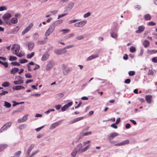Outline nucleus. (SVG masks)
<instances>
[{"mask_svg": "<svg viewBox=\"0 0 157 157\" xmlns=\"http://www.w3.org/2000/svg\"><path fill=\"white\" fill-rule=\"evenodd\" d=\"M149 42L148 40H145L143 42V44L144 47L147 48L149 45Z\"/></svg>", "mask_w": 157, "mask_h": 157, "instance_id": "nucleus-26", "label": "nucleus"}, {"mask_svg": "<svg viewBox=\"0 0 157 157\" xmlns=\"http://www.w3.org/2000/svg\"><path fill=\"white\" fill-rule=\"evenodd\" d=\"M119 134L116 132H112L108 136L109 139H112L115 137L119 136Z\"/></svg>", "mask_w": 157, "mask_h": 157, "instance_id": "nucleus-14", "label": "nucleus"}, {"mask_svg": "<svg viewBox=\"0 0 157 157\" xmlns=\"http://www.w3.org/2000/svg\"><path fill=\"white\" fill-rule=\"evenodd\" d=\"M28 61L25 59H22L20 60L19 61L21 63H24L27 62Z\"/></svg>", "mask_w": 157, "mask_h": 157, "instance_id": "nucleus-51", "label": "nucleus"}, {"mask_svg": "<svg viewBox=\"0 0 157 157\" xmlns=\"http://www.w3.org/2000/svg\"><path fill=\"white\" fill-rule=\"evenodd\" d=\"M49 55L48 53L46 52L43 54V56L41 58V60L42 61H45L47 60L49 57Z\"/></svg>", "mask_w": 157, "mask_h": 157, "instance_id": "nucleus-16", "label": "nucleus"}, {"mask_svg": "<svg viewBox=\"0 0 157 157\" xmlns=\"http://www.w3.org/2000/svg\"><path fill=\"white\" fill-rule=\"evenodd\" d=\"M24 89H25V87L21 86H17L13 87V90H19Z\"/></svg>", "mask_w": 157, "mask_h": 157, "instance_id": "nucleus-22", "label": "nucleus"}, {"mask_svg": "<svg viewBox=\"0 0 157 157\" xmlns=\"http://www.w3.org/2000/svg\"><path fill=\"white\" fill-rule=\"evenodd\" d=\"M74 4V2H72L68 4L65 7V10L66 11H70L73 8Z\"/></svg>", "mask_w": 157, "mask_h": 157, "instance_id": "nucleus-12", "label": "nucleus"}, {"mask_svg": "<svg viewBox=\"0 0 157 157\" xmlns=\"http://www.w3.org/2000/svg\"><path fill=\"white\" fill-rule=\"evenodd\" d=\"M62 70L63 74L65 75H67L71 71L70 68L67 66H63Z\"/></svg>", "mask_w": 157, "mask_h": 157, "instance_id": "nucleus-7", "label": "nucleus"}, {"mask_svg": "<svg viewBox=\"0 0 157 157\" xmlns=\"http://www.w3.org/2000/svg\"><path fill=\"white\" fill-rule=\"evenodd\" d=\"M156 24L153 21H150L147 23V25L149 26L155 25Z\"/></svg>", "mask_w": 157, "mask_h": 157, "instance_id": "nucleus-54", "label": "nucleus"}, {"mask_svg": "<svg viewBox=\"0 0 157 157\" xmlns=\"http://www.w3.org/2000/svg\"><path fill=\"white\" fill-rule=\"evenodd\" d=\"M152 61L153 62L155 63L157 62V57H155L152 58Z\"/></svg>", "mask_w": 157, "mask_h": 157, "instance_id": "nucleus-60", "label": "nucleus"}, {"mask_svg": "<svg viewBox=\"0 0 157 157\" xmlns=\"http://www.w3.org/2000/svg\"><path fill=\"white\" fill-rule=\"evenodd\" d=\"M0 64H1L3 65L6 68L8 66V63L6 62H3L1 61H0Z\"/></svg>", "mask_w": 157, "mask_h": 157, "instance_id": "nucleus-40", "label": "nucleus"}, {"mask_svg": "<svg viewBox=\"0 0 157 157\" xmlns=\"http://www.w3.org/2000/svg\"><path fill=\"white\" fill-rule=\"evenodd\" d=\"M84 38L83 35H78L76 37V38L77 40H81L82 39Z\"/></svg>", "mask_w": 157, "mask_h": 157, "instance_id": "nucleus-43", "label": "nucleus"}, {"mask_svg": "<svg viewBox=\"0 0 157 157\" xmlns=\"http://www.w3.org/2000/svg\"><path fill=\"white\" fill-rule=\"evenodd\" d=\"M55 28V23H54L51 24L45 33V36H49L53 31Z\"/></svg>", "mask_w": 157, "mask_h": 157, "instance_id": "nucleus-4", "label": "nucleus"}, {"mask_svg": "<svg viewBox=\"0 0 157 157\" xmlns=\"http://www.w3.org/2000/svg\"><path fill=\"white\" fill-rule=\"evenodd\" d=\"M23 109V108H21L20 109H18L17 110L13 112L12 114H13L16 113L21 112Z\"/></svg>", "mask_w": 157, "mask_h": 157, "instance_id": "nucleus-47", "label": "nucleus"}, {"mask_svg": "<svg viewBox=\"0 0 157 157\" xmlns=\"http://www.w3.org/2000/svg\"><path fill=\"white\" fill-rule=\"evenodd\" d=\"M131 81V80L130 79H126L124 81V82L126 84H129L130 83Z\"/></svg>", "mask_w": 157, "mask_h": 157, "instance_id": "nucleus-64", "label": "nucleus"}, {"mask_svg": "<svg viewBox=\"0 0 157 157\" xmlns=\"http://www.w3.org/2000/svg\"><path fill=\"white\" fill-rule=\"evenodd\" d=\"M73 45H69L67 46H66L63 49H64V50H65L66 49H68L70 48H71L72 47H74Z\"/></svg>", "mask_w": 157, "mask_h": 157, "instance_id": "nucleus-58", "label": "nucleus"}, {"mask_svg": "<svg viewBox=\"0 0 157 157\" xmlns=\"http://www.w3.org/2000/svg\"><path fill=\"white\" fill-rule=\"evenodd\" d=\"M111 36L114 39H117L118 37V35L114 32H112L111 33Z\"/></svg>", "mask_w": 157, "mask_h": 157, "instance_id": "nucleus-32", "label": "nucleus"}, {"mask_svg": "<svg viewBox=\"0 0 157 157\" xmlns=\"http://www.w3.org/2000/svg\"><path fill=\"white\" fill-rule=\"evenodd\" d=\"M33 24L31 23L22 32V35H24L27 33L33 27Z\"/></svg>", "mask_w": 157, "mask_h": 157, "instance_id": "nucleus-9", "label": "nucleus"}, {"mask_svg": "<svg viewBox=\"0 0 157 157\" xmlns=\"http://www.w3.org/2000/svg\"><path fill=\"white\" fill-rule=\"evenodd\" d=\"M28 49L30 51H31L34 47V43L32 41H30L28 43Z\"/></svg>", "mask_w": 157, "mask_h": 157, "instance_id": "nucleus-17", "label": "nucleus"}, {"mask_svg": "<svg viewBox=\"0 0 157 157\" xmlns=\"http://www.w3.org/2000/svg\"><path fill=\"white\" fill-rule=\"evenodd\" d=\"M44 127V125L43 126L41 127H39V128H37L35 129V130L37 132L39 131H40V130H41Z\"/></svg>", "mask_w": 157, "mask_h": 157, "instance_id": "nucleus-61", "label": "nucleus"}, {"mask_svg": "<svg viewBox=\"0 0 157 157\" xmlns=\"http://www.w3.org/2000/svg\"><path fill=\"white\" fill-rule=\"evenodd\" d=\"M144 27L143 26H140L138 27V29L136 31V33H141L144 31Z\"/></svg>", "mask_w": 157, "mask_h": 157, "instance_id": "nucleus-19", "label": "nucleus"}, {"mask_svg": "<svg viewBox=\"0 0 157 157\" xmlns=\"http://www.w3.org/2000/svg\"><path fill=\"white\" fill-rule=\"evenodd\" d=\"M32 150H31L29 148L27 152H26V155H27V156H28L29 154H30L31 151Z\"/></svg>", "mask_w": 157, "mask_h": 157, "instance_id": "nucleus-63", "label": "nucleus"}, {"mask_svg": "<svg viewBox=\"0 0 157 157\" xmlns=\"http://www.w3.org/2000/svg\"><path fill=\"white\" fill-rule=\"evenodd\" d=\"M90 142H91L90 140H88V141H83L82 142V144H81L82 146V147H83V146H85V147H86V146H87L88 145L90 144L89 143Z\"/></svg>", "mask_w": 157, "mask_h": 157, "instance_id": "nucleus-25", "label": "nucleus"}, {"mask_svg": "<svg viewBox=\"0 0 157 157\" xmlns=\"http://www.w3.org/2000/svg\"><path fill=\"white\" fill-rule=\"evenodd\" d=\"M58 12V11L57 10H55L50 11L49 13L51 15H52L57 13Z\"/></svg>", "mask_w": 157, "mask_h": 157, "instance_id": "nucleus-45", "label": "nucleus"}, {"mask_svg": "<svg viewBox=\"0 0 157 157\" xmlns=\"http://www.w3.org/2000/svg\"><path fill=\"white\" fill-rule=\"evenodd\" d=\"M67 51L64 50V49H60L56 50L54 51V52L57 55H61L66 52Z\"/></svg>", "mask_w": 157, "mask_h": 157, "instance_id": "nucleus-13", "label": "nucleus"}, {"mask_svg": "<svg viewBox=\"0 0 157 157\" xmlns=\"http://www.w3.org/2000/svg\"><path fill=\"white\" fill-rule=\"evenodd\" d=\"M61 107V105H56L55 106V108L57 110H59L60 109Z\"/></svg>", "mask_w": 157, "mask_h": 157, "instance_id": "nucleus-59", "label": "nucleus"}, {"mask_svg": "<svg viewBox=\"0 0 157 157\" xmlns=\"http://www.w3.org/2000/svg\"><path fill=\"white\" fill-rule=\"evenodd\" d=\"M21 151H19L16 152L14 154V155L13 156V157H19L20 155L21 154Z\"/></svg>", "mask_w": 157, "mask_h": 157, "instance_id": "nucleus-35", "label": "nucleus"}, {"mask_svg": "<svg viewBox=\"0 0 157 157\" xmlns=\"http://www.w3.org/2000/svg\"><path fill=\"white\" fill-rule=\"evenodd\" d=\"M72 104L73 102H71L65 104L61 108L62 111L63 112L65 111L69 107L72 105Z\"/></svg>", "mask_w": 157, "mask_h": 157, "instance_id": "nucleus-11", "label": "nucleus"}, {"mask_svg": "<svg viewBox=\"0 0 157 157\" xmlns=\"http://www.w3.org/2000/svg\"><path fill=\"white\" fill-rule=\"evenodd\" d=\"M18 20L17 18L16 17H13L11 19V22L12 23L14 24L17 23V22Z\"/></svg>", "mask_w": 157, "mask_h": 157, "instance_id": "nucleus-31", "label": "nucleus"}, {"mask_svg": "<svg viewBox=\"0 0 157 157\" xmlns=\"http://www.w3.org/2000/svg\"><path fill=\"white\" fill-rule=\"evenodd\" d=\"M83 117H80L75 118L76 122L80 121L83 119Z\"/></svg>", "mask_w": 157, "mask_h": 157, "instance_id": "nucleus-53", "label": "nucleus"}, {"mask_svg": "<svg viewBox=\"0 0 157 157\" xmlns=\"http://www.w3.org/2000/svg\"><path fill=\"white\" fill-rule=\"evenodd\" d=\"M20 48L19 45L16 44H13L11 48L12 53L19 57H21L24 56L25 55L24 52H20L19 53Z\"/></svg>", "mask_w": 157, "mask_h": 157, "instance_id": "nucleus-2", "label": "nucleus"}, {"mask_svg": "<svg viewBox=\"0 0 157 157\" xmlns=\"http://www.w3.org/2000/svg\"><path fill=\"white\" fill-rule=\"evenodd\" d=\"M151 17L149 14H147L144 16V19L146 20H150L151 19Z\"/></svg>", "mask_w": 157, "mask_h": 157, "instance_id": "nucleus-36", "label": "nucleus"}, {"mask_svg": "<svg viewBox=\"0 0 157 157\" xmlns=\"http://www.w3.org/2000/svg\"><path fill=\"white\" fill-rule=\"evenodd\" d=\"M46 43V41L44 40H38L37 42V44L38 45L43 44Z\"/></svg>", "mask_w": 157, "mask_h": 157, "instance_id": "nucleus-38", "label": "nucleus"}, {"mask_svg": "<svg viewBox=\"0 0 157 157\" xmlns=\"http://www.w3.org/2000/svg\"><path fill=\"white\" fill-rule=\"evenodd\" d=\"M4 105L6 108H9L11 107V105L10 103L5 101L4 102Z\"/></svg>", "mask_w": 157, "mask_h": 157, "instance_id": "nucleus-39", "label": "nucleus"}, {"mask_svg": "<svg viewBox=\"0 0 157 157\" xmlns=\"http://www.w3.org/2000/svg\"><path fill=\"white\" fill-rule=\"evenodd\" d=\"M10 85V83L8 82H3L2 84V86L4 87H8Z\"/></svg>", "mask_w": 157, "mask_h": 157, "instance_id": "nucleus-30", "label": "nucleus"}, {"mask_svg": "<svg viewBox=\"0 0 157 157\" xmlns=\"http://www.w3.org/2000/svg\"><path fill=\"white\" fill-rule=\"evenodd\" d=\"M17 58L16 57L13 56H10L9 58V60L10 61H13L16 60Z\"/></svg>", "mask_w": 157, "mask_h": 157, "instance_id": "nucleus-50", "label": "nucleus"}, {"mask_svg": "<svg viewBox=\"0 0 157 157\" xmlns=\"http://www.w3.org/2000/svg\"><path fill=\"white\" fill-rule=\"evenodd\" d=\"M13 83L15 85H20L24 83V81L22 79H19L18 80L14 81Z\"/></svg>", "mask_w": 157, "mask_h": 157, "instance_id": "nucleus-23", "label": "nucleus"}, {"mask_svg": "<svg viewBox=\"0 0 157 157\" xmlns=\"http://www.w3.org/2000/svg\"><path fill=\"white\" fill-rule=\"evenodd\" d=\"M12 125L11 122H8L6 123L2 127L0 130V132H2L6 130L8 128H9Z\"/></svg>", "mask_w": 157, "mask_h": 157, "instance_id": "nucleus-6", "label": "nucleus"}, {"mask_svg": "<svg viewBox=\"0 0 157 157\" xmlns=\"http://www.w3.org/2000/svg\"><path fill=\"white\" fill-rule=\"evenodd\" d=\"M39 151V150H37L35 151L34 152H33L29 156V157H33V156H34L36 153H38Z\"/></svg>", "mask_w": 157, "mask_h": 157, "instance_id": "nucleus-42", "label": "nucleus"}, {"mask_svg": "<svg viewBox=\"0 0 157 157\" xmlns=\"http://www.w3.org/2000/svg\"><path fill=\"white\" fill-rule=\"evenodd\" d=\"M39 35L38 33H35L34 34L33 36V39L34 40H36L39 38Z\"/></svg>", "mask_w": 157, "mask_h": 157, "instance_id": "nucleus-34", "label": "nucleus"}, {"mask_svg": "<svg viewBox=\"0 0 157 157\" xmlns=\"http://www.w3.org/2000/svg\"><path fill=\"white\" fill-rule=\"evenodd\" d=\"M26 127V124H21L19 126V128L21 130H22L25 128Z\"/></svg>", "mask_w": 157, "mask_h": 157, "instance_id": "nucleus-41", "label": "nucleus"}, {"mask_svg": "<svg viewBox=\"0 0 157 157\" xmlns=\"http://www.w3.org/2000/svg\"><path fill=\"white\" fill-rule=\"evenodd\" d=\"M59 123L58 122H56L52 124L50 127V129L52 130L55 128L56 127L59 125Z\"/></svg>", "mask_w": 157, "mask_h": 157, "instance_id": "nucleus-21", "label": "nucleus"}, {"mask_svg": "<svg viewBox=\"0 0 157 157\" xmlns=\"http://www.w3.org/2000/svg\"><path fill=\"white\" fill-rule=\"evenodd\" d=\"M7 147V145L3 144L0 145V151H2Z\"/></svg>", "mask_w": 157, "mask_h": 157, "instance_id": "nucleus-27", "label": "nucleus"}, {"mask_svg": "<svg viewBox=\"0 0 157 157\" xmlns=\"http://www.w3.org/2000/svg\"><path fill=\"white\" fill-rule=\"evenodd\" d=\"M19 70V68L14 67L12 68L11 70L10 71V73L11 74H14L17 72Z\"/></svg>", "mask_w": 157, "mask_h": 157, "instance_id": "nucleus-24", "label": "nucleus"}, {"mask_svg": "<svg viewBox=\"0 0 157 157\" xmlns=\"http://www.w3.org/2000/svg\"><path fill=\"white\" fill-rule=\"evenodd\" d=\"M135 74V72L133 71H129L128 72V74L130 76H133Z\"/></svg>", "mask_w": 157, "mask_h": 157, "instance_id": "nucleus-57", "label": "nucleus"}, {"mask_svg": "<svg viewBox=\"0 0 157 157\" xmlns=\"http://www.w3.org/2000/svg\"><path fill=\"white\" fill-rule=\"evenodd\" d=\"M55 62L52 60H51L48 63L46 66V70L49 71L51 70L54 65Z\"/></svg>", "mask_w": 157, "mask_h": 157, "instance_id": "nucleus-8", "label": "nucleus"}, {"mask_svg": "<svg viewBox=\"0 0 157 157\" xmlns=\"http://www.w3.org/2000/svg\"><path fill=\"white\" fill-rule=\"evenodd\" d=\"M28 114L25 115L22 118L18 119L17 120V122L19 123H21L26 121L28 119Z\"/></svg>", "mask_w": 157, "mask_h": 157, "instance_id": "nucleus-15", "label": "nucleus"}, {"mask_svg": "<svg viewBox=\"0 0 157 157\" xmlns=\"http://www.w3.org/2000/svg\"><path fill=\"white\" fill-rule=\"evenodd\" d=\"M87 22L86 20L82 21L75 23L74 25L77 27H82Z\"/></svg>", "mask_w": 157, "mask_h": 157, "instance_id": "nucleus-5", "label": "nucleus"}, {"mask_svg": "<svg viewBox=\"0 0 157 157\" xmlns=\"http://www.w3.org/2000/svg\"><path fill=\"white\" fill-rule=\"evenodd\" d=\"M8 93V91H2V92L0 93V95H4L6 94H7Z\"/></svg>", "mask_w": 157, "mask_h": 157, "instance_id": "nucleus-62", "label": "nucleus"}, {"mask_svg": "<svg viewBox=\"0 0 157 157\" xmlns=\"http://www.w3.org/2000/svg\"><path fill=\"white\" fill-rule=\"evenodd\" d=\"M64 94L63 93H59L57 94L56 96V98L58 99H59L61 98L63 96Z\"/></svg>", "mask_w": 157, "mask_h": 157, "instance_id": "nucleus-28", "label": "nucleus"}, {"mask_svg": "<svg viewBox=\"0 0 157 157\" xmlns=\"http://www.w3.org/2000/svg\"><path fill=\"white\" fill-rule=\"evenodd\" d=\"M130 52H135L136 49L134 47H131L130 48Z\"/></svg>", "mask_w": 157, "mask_h": 157, "instance_id": "nucleus-52", "label": "nucleus"}, {"mask_svg": "<svg viewBox=\"0 0 157 157\" xmlns=\"http://www.w3.org/2000/svg\"><path fill=\"white\" fill-rule=\"evenodd\" d=\"M25 76L26 78H31L32 77V76L29 73H28L25 74Z\"/></svg>", "mask_w": 157, "mask_h": 157, "instance_id": "nucleus-55", "label": "nucleus"}, {"mask_svg": "<svg viewBox=\"0 0 157 157\" xmlns=\"http://www.w3.org/2000/svg\"><path fill=\"white\" fill-rule=\"evenodd\" d=\"M155 71L154 70L150 69L148 71V75H153L155 73Z\"/></svg>", "mask_w": 157, "mask_h": 157, "instance_id": "nucleus-37", "label": "nucleus"}, {"mask_svg": "<svg viewBox=\"0 0 157 157\" xmlns=\"http://www.w3.org/2000/svg\"><path fill=\"white\" fill-rule=\"evenodd\" d=\"M12 16L11 14L9 13H5L2 16V19L5 22L6 24L8 25H11V21L9 20Z\"/></svg>", "mask_w": 157, "mask_h": 157, "instance_id": "nucleus-3", "label": "nucleus"}, {"mask_svg": "<svg viewBox=\"0 0 157 157\" xmlns=\"http://www.w3.org/2000/svg\"><path fill=\"white\" fill-rule=\"evenodd\" d=\"M129 143V140H126L122 142L119 143L115 144L114 145L115 146H121L128 144Z\"/></svg>", "mask_w": 157, "mask_h": 157, "instance_id": "nucleus-10", "label": "nucleus"}, {"mask_svg": "<svg viewBox=\"0 0 157 157\" xmlns=\"http://www.w3.org/2000/svg\"><path fill=\"white\" fill-rule=\"evenodd\" d=\"M79 21L78 19H74V20H71L68 21L69 24H71L72 23H75L76 22L78 21Z\"/></svg>", "mask_w": 157, "mask_h": 157, "instance_id": "nucleus-44", "label": "nucleus"}, {"mask_svg": "<svg viewBox=\"0 0 157 157\" xmlns=\"http://www.w3.org/2000/svg\"><path fill=\"white\" fill-rule=\"evenodd\" d=\"M92 134V132H86L83 134V136H87L89 135H90Z\"/></svg>", "mask_w": 157, "mask_h": 157, "instance_id": "nucleus-56", "label": "nucleus"}, {"mask_svg": "<svg viewBox=\"0 0 157 157\" xmlns=\"http://www.w3.org/2000/svg\"><path fill=\"white\" fill-rule=\"evenodd\" d=\"M91 15L90 13L88 12L86 13H85L83 15V17L84 18H86L87 17Z\"/></svg>", "mask_w": 157, "mask_h": 157, "instance_id": "nucleus-49", "label": "nucleus"}, {"mask_svg": "<svg viewBox=\"0 0 157 157\" xmlns=\"http://www.w3.org/2000/svg\"><path fill=\"white\" fill-rule=\"evenodd\" d=\"M81 143H79L76 146V148L73 150L71 153V155L72 157H75L77 153H81L86 151L90 147L89 144L86 147H82Z\"/></svg>", "mask_w": 157, "mask_h": 157, "instance_id": "nucleus-1", "label": "nucleus"}, {"mask_svg": "<svg viewBox=\"0 0 157 157\" xmlns=\"http://www.w3.org/2000/svg\"><path fill=\"white\" fill-rule=\"evenodd\" d=\"M152 96L151 95H147L146 96L145 98L147 102L148 103L151 102Z\"/></svg>", "mask_w": 157, "mask_h": 157, "instance_id": "nucleus-20", "label": "nucleus"}, {"mask_svg": "<svg viewBox=\"0 0 157 157\" xmlns=\"http://www.w3.org/2000/svg\"><path fill=\"white\" fill-rule=\"evenodd\" d=\"M7 9V8L5 6H1L0 7V11L6 10Z\"/></svg>", "mask_w": 157, "mask_h": 157, "instance_id": "nucleus-46", "label": "nucleus"}, {"mask_svg": "<svg viewBox=\"0 0 157 157\" xmlns=\"http://www.w3.org/2000/svg\"><path fill=\"white\" fill-rule=\"evenodd\" d=\"M68 14L67 13H63L61 14H59L58 15V19H59L60 18L63 17L64 16H65Z\"/></svg>", "mask_w": 157, "mask_h": 157, "instance_id": "nucleus-48", "label": "nucleus"}, {"mask_svg": "<svg viewBox=\"0 0 157 157\" xmlns=\"http://www.w3.org/2000/svg\"><path fill=\"white\" fill-rule=\"evenodd\" d=\"M98 55L97 54L92 55L91 56L88 57L86 59V61H89L90 60L93 59H94L95 58H97L98 57Z\"/></svg>", "mask_w": 157, "mask_h": 157, "instance_id": "nucleus-18", "label": "nucleus"}, {"mask_svg": "<svg viewBox=\"0 0 157 157\" xmlns=\"http://www.w3.org/2000/svg\"><path fill=\"white\" fill-rule=\"evenodd\" d=\"M70 31V30L68 29H65L62 30H61L59 31V32H63V34H65L69 33Z\"/></svg>", "mask_w": 157, "mask_h": 157, "instance_id": "nucleus-29", "label": "nucleus"}, {"mask_svg": "<svg viewBox=\"0 0 157 157\" xmlns=\"http://www.w3.org/2000/svg\"><path fill=\"white\" fill-rule=\"evenodd\" d=\"M34 54L35 53L34 52H32L30 54H27L26 56V57L28 59H30L34 56Z\"/></svg>", "mask_w": 157, "mask_h": 157, "instance_id": "nucleus-33", "label": "nucleus"}]
</instances>
